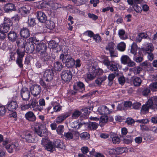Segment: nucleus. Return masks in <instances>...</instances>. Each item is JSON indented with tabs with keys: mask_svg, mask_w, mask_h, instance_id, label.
Masks as SVG:
<instances>
[{
	"mask_svg": "<svg viewBox=\"0 0 157 157\" xmlns=\"http://www.w3.org/2000/svg\"><path fill=\"white\" fill-rule=\"evenodd\" d=\"M34 131L38 136L41 137H45L47 135V129L44 125L38 124L34 128Z\"/></svg>",
	"mask_w": 157,
	"mask_h": 157,
	"instance_id": "1",
	"label": "nucleus"
},
{
	"mask_svg": "<svg viewBox=\"0 0 157 157\" xmlns=\"http://www.w3.org/2000/svg\"><path fill=\"white\" fill-rule=\"evenodd\" d=\"M153 97L148 100L146 103L143 105L141 108V111L142 112L147 113L149 112V109H151L154 110V105Z\"/></svg>",
	"mask_w": 157,
	"mask_h": 157,
	"instance_id": "2",
	"label": "nucleus"
},
{
	"mask_svg": "<svg viewBox=\"0 0 157 157\" xmlns=\"http://www.w3.org/2000/svg\"><path fill=\"white\" fill-rule=\"evenodd\" d=\"M41 144L44 149L48 151L52 152L56 150L54 148L53 142L48 139H43Z\"/></svg>",
	"mask_w": 157,
	"mask_h": 157,
	"instance_id": "3",
	"label": "nucleus"
},
{
	"mask_svg": "<svg viewBox=\"0 0 157 157\" xmlns=\"http://www.w3.org/2000/svg\"><path fill=\"white\" fill-rule=\"evenodd\" d=\"M34 134L31 132H24L22 134L19 135V136L21 138L24 139L26 142L29 143H33L35 141L33 136Z\"/></svg>",
	"mask_w": 157,
	"mask_h": 157,
	"instance_id": "4",
	"label": "nucleus"
},
{
	"mask_svg": "<svg viewBox=\"0 0 157 157\" xmlns=\"http://www.w3.org/2000/svg\"><path fill=\"white\" fill-rule=\"evenodd\" d=\"M103 73L102 69H89V73L87 74L88 79L90 80L94 79L96 76L102 75Z\"/></svg>",
	"mask_w": 157,
	"mask_h": 157,
	"instance_id": "5",
	"label": "nucleus"
},
{
	"mask_svg": "<svg viewBox=\"0 0 157 157\" xmlns=\"http://www.w3.org/2000/svg\"><path fill=\"white\" fill-rule=\"evenodd\" d=\"M20 95L23 100L28 101L30 97V90L27 88L24 87L21 90Z\"/></svg>",
	"mask_w": 157,
	"mask_h": 157,
	"instance_id": "6",
	"label": "nucleus"
},
{
	"mask_svg": "<svg viewBox=\"0 0 157 157\" xmlns=\"http://www.w3.org/2000/svg\"><path fill=\"white\" fill-rule=\"evenodd\" d=\"M16 41V43L18 47V48L16 51L19 50L20 51L25 53V50L24 48H25L27 42L22 38L17 39Z\"/></svg>",
	"mask_w": 157,
	"mask_h": 157,
	"instance_id": "7",
	"label": "nucleus"
},
{
	"mask_svg": "<svg viewBox=\"0 0 157 157\" xmlns=\"http://www.w3.org/2000/svg\"><path fill=\"white\" fill-rule=\"evenodd\" d=\"M72 77V75L70 70H67L63 71L62 73L61 78L65 82H69L71 80Z\"/></svg>",
	"mask_w": 157,
	"mask_h": 157,
	"instance_id": "8",
	"label": "nucleus"
},
{
	"mask_svg": "<svg viewBox=\"0 0 157 157\" xmlns=\"http://www.w3.org/2000/svg\"><path fill=\"white\" fill-rule=\"evenodd\" d=\"M53 69H46L44 74V80L47 82L52 80L54 76Z\"/></svg>",
	"mask_w": 157,
	"mask_h": 157,
	"instance_id": "9",
	"label": "nucleus"
},
{
	"mask_svg": "<svg viewBox=\"0 0 157 157\" xmlns=\"http://www.w3.org/2000/svg\"><path fill=\"white\" fill-rule=\"evenodd\" d=\"M17 55V57L16 60V63L19 67L21 68L23 67L22 64V59L25 53L20 51L19 50L16 51Z\"/></svg>",
	"mask_w": 157,
	"mask_h": 157,
	"instance_id": "10",
	"label": "nucleus"
},
{
	"mask_svg": "<svg viewBox=\"0 0 157 157\" xmlns=\"http://www.w3.org/2000/svg\"><path fill=\"white\" fill-rule=\"evenodd\" d=\"M121 63L124 64H127L129 67H133L135 63L131 61L129 57L126 55L123 56L121 58Z\"/></svg>",
	"mask_w": 157,
	"mask_h": 157,
	"instance_id": "11",
	"label": "nucleus"
},
{
	"mask_svg": "<svg viewBox=\"0 0 157 157\" xmlns=\"http://www.w3.org/2000/svg\"><path fill=\"white\" fill-rule=\"evenodd\" d=\"M41 90V87L39 85H33L30 88V91L34 97H36L39 94Z\"/></svg>",
	"mask_w": 157,
	"mask_h": 157,
	"instance_id": "12",
	"label": "nucleus"
},
{
	"mask_svg": "<svg viewBox=\"0 0 157 157\" xmlns=\"http://www.w3.org/2000/svg\"><path fill=\"white\" fill-rule=\"evenodd\" d=\"M16 10L15 5L12 3H8L4 6V10L6 13H10L16 11Z\"/></svg>",
	"mask_w": 157,
	"mask_h": 157,
	"instance_id": "13",
	"label": "nucleus"
},
{
	"mask_svg": "<svg viewBox=\"0 0 157 157\" xmlns=\"http://www.w3.org/2000/svg\"><path fill=\"white\" fill-rule=\"evenodd\" d=\"M26 119L29 121L34 122L36 120V117L33 112L29 111L27 112L25 114Z\"/></svg>",
	"mask_w": 157,
	"mask_h": 157,
	"instance_id": "14",
	"label": "nucleus"
},
{
	"mask_svg": "<svg viewBox=\"0 0 157 157\" xmlns=\"http://www.w3.org/2000/svg\"><path fill=\"white\" fill-rule=\"evenodd\" d=\"M70 116L67 113H65L59 115L56 118L55 121L58 124L63 122L67 118Z\"/></svg>",
	"mask_w": 157,
	"mask_h": 157,
	"instance_id": "15",
	"label": "nucleus"
},
{
	"mask_svg": "<svg viewBox=\"0 0 157 157\" xmlns=\"http://www.w3.org/2000/svg\"><path fill=\"white\" fill-rule=\"evenodd\" d=\"M18 107V105L16 101H9L7 106L8 109L10 111H13L15 110Z\"/></svg>",
	"mask_w": 157,
	"mask_h": 157,
	"instance_id": "16",
	"label": "nucleus"
},
{
	"mask_svg": "<svg viewBox=\"0 0 157 157\" xmlns=\"http://www.w3.org/2000/svg\"><path fill=\"white\" fill-rule=\"evenodd\" d=\"M35 45L30 42H28L27 43L25 48H24V50L27 53H31L35 49Z\"/></svg>",
	"mask_w": 157,
	"mask_h": 157,
	"instance_id": "17",
	"label": "nucleus"
},
{
	"mask_svg": "<svg viewBox=\"0 0 157 157\" xmlns=\"http://www.w3.org/2000/svg\"><path fill=\"white\" fill-rule=\"evenodd\" d=\"M18 34L15 32L12 31H10L8 34V37L9 41L14 42L17 39Z\"/></svg>",
	"mask_w": 157,
	"mask_h": 157,
	"instance_id": "18",
	"label": "nucleus"
},
{
	"mask_svg": "<svg viewBox=\"0 0 157 157\" xmlns=\"http://www.w3.org/2000/svg\"><path fill=\"white\" fill-rule=\"evenodd\" d=\"M98 112L101 115H107L110 113V111L106 106L104 105L100 106L98 109Z\"/></svg>",
	"mask_w": 157,
	"mask_h": 157,
	"instance_id": "19",
	"label": "nucleus"
},
{
	"mask_svg": "<svg viewBox=\"0 0 157 157\" xmlns=\"http://www.w3.org/2000/svg\"><path fill=\"white\" fill-rule=\"evenodd\" d=\"M40 59L44 63L48 64L49 61L50 60L51 57L48 55V54L45 52L42 53H40Z\"/></svg>",
	"mask_w": 157,
	"mask_h": 157,
	"instance_id": "20",
	"label": "nucleus"
},
{
	"mask_svg": "<svg viewBox=\"0 0 157 157\" xmlns=\"http://www.w3.org/2000/svg\"><path fill=\"white\" fill-rule=\"evenodd\" d=\"M36 17L39 21L41 23H44L47 21V16L42 12H37Z\"/></svg>",
	"mask_w": 157,
	"mask_h": 157,
	"instance_id": "21",
	"label": "nucleus"
},
{
	"mask_svg": "<svg viewBox=\"0 0 157 157\" xmlns=\"http://www.w3.org/2000/svg\"><path fill=\"white\" fill-rule=\"evenodd\" d=\"M20 34L21 37L26 39L29 36L30 33L27 28L23 27L21 29Z\"/></svg>",
	"mask_w": 157,
	"mask_h": 157,
	"instance_id": "22",
	"label": "nucleus"
},
{
	"mask_svg": "<svg viewBox=\"0 0 157 157\" xmlns=\"http://www.w3.org/2000/svg\"><path fill=\"white\" fill-rule=\"evenodd\" d=\"M47 47L44 43H41L36 46V50L40 54L46 52Z\"/></svg>",
	"mask_w": 157,
	"mask_h": 157,
	"instance_id": "23",
	"label": "nucleus"
},
{
	"mask_svg": "<svg viewBox=\"0 0 157 157\" xmlns=\"http://www.w3.org/2000/svg\"><path fill=\"white\" fill-rule=\"evenodd\" d=\"M52 142L54 148L56 147L63 149L65 147L63 141L59 139H56Z\"/></svg>",
	"mask_w": 157,
	"mask_h": 157,
	"instance_id": "24",
	"label": "nucleus"
},
{
	"mask_svg": "<svg viewBox=\"0 0 157 157\" xmlns=\"http://www.w3.org/2000/svg\"><path fill=\"white\" fill-rule=\"evenodd\" d=\"M131 84H133L135 86H139L142 83L141 78L138 77H133L131 79Z\"/></svg>",
	"mask_w": 157,
	"mask_h": 157,
	"instance_id": "25",
	"label": "nucleus"
},
{
	"mask_svg": "<svg viewBox=\"0 0 157 157\" xmlns=\"http://www.w3.org/2000/svg\"><path fill=\"white\" fill-rule=\"evenodd\" d=\"M18 146V143H15L11 144H9L6 147V149L9 152L12 153L13 152L14 149Z\"/></svg>",
	"mask_w": 157,
	"mask_h": 157,
	"instance_id": "26",
	"label": "nucleus"
},
{
	"mask_svg": "<svg viewBox=\"0 0 157 157\" xmlns=\"http://www.w3.org/2000/svg\"><path fill=\"white\" fill-rule=\"evenodd\" d=\"M31 9L30 7L29 6H26L22 7L20 9V11L22 15L25 16L26 15L30 13V11Z\"/></svg>",
	"mask_w": 157,
	"mask_h": 157,
	"instance_id": "27",
	"label": "nucleus"
},
{
	"mask_svg": "<svg viewBox=\"0 0 157 157\" xmlns=\"http://www.w3.org/2000/svg\"><path fill=\"white\" fill-rule=\"evenodd\" d=\"M71 57L70 55L64 52V53H62L60 55L59 59L63 62L65 63Z\"/></svg>",
	"mask_w": 157,
	"mask_h": 157,
	"instance_id": "28",
	"label": "nucleus"
},
{
	"mask_svg": "<svg viewBox=\"0 0 157 157\" xmlns=\"http://www.w3.org/2000/svg\"><path fill=\"white\" fill-rule=\"evenodd\" d=\"M86 124V122H82L79 123L77 121H75L71 124V127L72 128L78 129L80 128L83 125Z\"/></svg>",
	"mask_w": 157,
	"mask_h": 157,
	"instance_id": "29",
	"label": "nucleus"
},
{
	"mask_svg": "<svg viewBox=\"0 0 157 157\" xmlns=\"http://www.w3.org/2000/svg\"><path fill=\"white\" fill-rule=\"evenodd\" d=\"M75 63V60L71 57H70L65 63L66 66L68 68H72L74 66Z\"/></svg>",
	"mask_w": 157,
	"mask_h": 157,
	"instance_id": "30",
	"label": "nucleus"
},
{
	"mask_svg": "<svg viewBox=\"0 0 157 157\" xmlns=\"http://www.w3.org/2000/svg\"><path fill=\"white\" fill-rule=\"evenodd\" d=\"M118 34L120 39L124 40L128 38V36L125 34V31L123 29H121L118 31Z\"/></svg>",
	"mask_w": 157,
	"mask_h": 157,
	"instance_id": "31",
	"label": "nucleus"
},
{
	"mask_svg": "<svg viewBox=\"0 0 157 157\" xmlns=\"http://www.w3.org/2000/svg\"><path fill=\"white\" fill-rule=\"evenodd\" d=\"M86 124L85 125L88 126L90 129L95 130L98 128V125L97 123L94 122H90L89 123L86 122Z\"/></svg>",
	"mask_w": 157,
	"mask_h": 157,
	"instance_id": "32",
	"label": "nucleus"
},
{
	"mask_svg": "<svg viewBox=\"0 0 157 157\" xmlns=\"http://www.w3.org/2000/svg\"><path fill=\"white\" fill-rule=\"evenodd\" d=\"M111 137L112 138V141L114 144H119L120 141V139L118 137L113 133H111Z\"/></svg>",
	"mask_w": 157,
	"mask_h": 157,
	"instance_id": "33",
	"label": "nucleus"
},
{
	"mask_svg": "<svg viewBox=\"0 0 157 157\" xmlns=\"http://www.w3.org/2000/svg\"><path fill=\"white\" fill-rule=\"evenodd\" d=\"M46 27L50 29H52L55 27V23L51 20H47L46 21Z\"/></svg>",
	"mask_w": 157,
	"mask_h": 157,
	"instance_id": "34",
	"label": "nucleus"
},
{
	"mask_svg": "<svg viewBox=\"0 0 157 157\" xmlns=\"http://www.w3.org/2000/svg\"><path fill=\"white\" fill-rule=\"evenodd\" d=\"M73 88L74 90H77L78 88L84 90V85L81 82H76L73 86Z\"/></svg>",
	"mask_w": 157,
	"mask_h": 157,
	"instance_id": "35",
	"label": "nucleus"
},
{
	"mask_svg": "<svg viewBox=\"0 0 157 157\" xmlns=\"http://www.w3.org/2000/svg\"><path fill=\"white\" fill-rule=\"evenodd\" d=\"M115 78V75L114 74H110L108 77V85L109 86H111L113 84V79Z\"/></svg>",
	"mask_w": 157,
	"mask_h": 157,
	"instance_id": "36",
	"label": "nucleus"
},
{
	"mask_svg": "<svg viewBox=\"0 0 157 157\" xmlns=\"http://www.w3.org/2000/svg\"><path fill=\"white\" fill-rule=\"evenodd\" d=\"M63 136L65 139L67 140H72L73 138V134L71 132H65L64 133Z\"/></svg>",
	"mask_w": 157,
	"mask_h": 157,
	"instance_id": "37",
	"label": "nucleus"
},
{
	"mask_svg": "<svg viewBox=\"0 0 157 157\" xmlns=\"http://www.w3.org/2000/svg\"><path fill=\"white\" fill-rule=\"evenodd\" d=\"M106 78L107 77L106 76L98 78L95 80V82L98 85L100 86L102 84V83L105 81Z\"/></svg>",
	"mask_w": 157,
	"mask_h": 157,
	"instance_id": "38",
	"label": "nucleus"
},
{
	"mask_svg": "<svg viewBox=\"0 0 157 157\" xmlns=\"http://www.w3.org/2000/svg\"><path fill=\"white\" fill-rule=\"evenodd\" d=\"M10 27L2 24L0 25V31L4 33H7L10 30Z\"/></svg>",
	"mask_w": 157,
	"mask_h": 157,
	"instance_id": "39",
	"label": "nucleus"
},
{
	"mask_svg": "<svg viewBox=\"0 0 157 157\" xmlns=\"http://www.w3.org/2000/svg\"><path fill=\"white\" fill-rule=\"evenodd\" d=\"M3 24L6 26H8L10 27L13 24V22L9 18L7 17H5L4 19V21Z\"/></svg>",
	"mask_w": 157,
	"mask_h": 157,
	"instance_id": "40",
	"label": "nucleus"
},
{
	"mask_svg": "<svg viewBox=\"0 0 157 157\" xmlns=\"http://www.w3.org/2000/svg\"><path fill=\"white\" fill-rule=\"evenodd\" d=\"M153 50V46L152 44L151 43H148L145 48V51L147 53L151 52Z\"/></svg>",
	"mask_w": 157,
	"mask_h": 157,
	"instance_id": "41",
	"label": "nucleus"
},
{
	"mask_svg": "<svg viewBox=\"0 0 157 157\" xmlns=\"http://www.w3.org/2000/svg\"><path fill=\"white\" fill-rule=\"evenodd\" d=\"M137 48L136 44L133 43L131 46V52L134 55H135L137 50Z\"/></svg>",
	"mask_w": 157,
	"mask_h": 157,
	"instance_id": "42",
	"label": "nucleus"
},
{
	"mask_svg": "<svg viewBox=\"0 0 157 157\" xmlns=\"http://www.w3.org/2000/svg\"><path fill=\"white\" fill-rule=\"evenodd\" d=\"M23 66H24V67L26 69L30 67V62L29 59V57H26Z\"/></svg>",
	"mask_w": 157,
	"mask_h": 157,
	"instance_id": "43",
	"label": "nucleus"
},
{
	"mask_svg": "<svg viewBox=\"0 0 157 157\" xmlns=\"http://www.w3.org/2000/svg\"><path fill=\"white\" fill-rule=\"evenodd\" d=\"M114 44L112 42L108 43V46L105 47V49L107 50H109V51H112L114 50Z\"/></svg>",
	"mask_w": 157,
	"mask_h": 157,
	"instance_id": "44",
	"label": "nucleus"
},
{
	"mask_svg": "<svg viewBox=\"0 0 157 157\" xmlns=\"http://www.w3.org/2000/svg\"><path fill=\"white\" fill-rule=\"evenodd\" d=\"M117 47L119 50L121 51H124L125 50V44L124 43L122 42L119 44Z\"/></svg>",
	"mask_w": 157,
	"mask_h": 157,
	"instance_id": "45",
	"label": "nucleus"
},
{
	"mask_svg": "<svg viewBox=\"0 0 157 157\" xmlns=\"http://www.w3.org/2000/svg\"><path fill=\"white\" fill-rule=\"evenodd\" d=\"M140 66L144 68H150L151 67V63L148 62L147 61L141 63Z\"/></svg>",
	"mask_w": 157,
	"mask_h": 157,
	"instance_id": "46",
	"label": "nucleus"
},
{
	"mask_svg": "<svg viewBox=\"0 0 157 157\" xmlns=\"http://www.w3.org/2000/svg\"><path fill=\"white\" fill-rule=\"evenodd\" d=\"M64 127L63 125H59L56 129V131L58 134L59 135H62L63 132Z\"/></svg>",
	"mask_w": 157,
	"mask_h": 157,
	"instance_id": "47",
	"label": "nucleus"
},
{
	"mask_svg": "<svg viewBox=\"0 0 157 157\" xmlns=\"http://www.w3.org/2000/svg\"><path fill=\"white\" fill-rule=\"evenodd\" d=\"M49 47L51 48H56L58 45V44L56 43L54 40L50 41L48 44Z\"/></svg>",
	"mask_w": 157,
	"mask_h": 157,
	"instance_id": "48",
	"label": "nucleus"
},
{
	"mask_svg": "<svg viewBox=\"0 0 157 157\" xmlns=\"http://www.w3.org/2000/svg\"><path fill=\"white\" fill-rule=\"evenodd\" d=\"M35 21V19L33 18H29L28 21L29 26L30 27L34 26L36 24Z\"/></svg>",
	"mask_w": 157,
	"mask_h": 157,
	"instance_id": "49",
	"label": "nucleus"
},
{
	"mask_svg": "<svg viewBox=\"0 0 157 157\" xmlns=\"http://www.w3.org/2000/svg\"><path fill=\"white\" fill-rule=\"evenodd\" d=\"M81 114V112L78 110L75 111L72 114V117L73 118H77Z\"/></svg>",
	"mask_w": 157,
	"mask_h": 157,
	"instance_id": "50",
	"label": "nucleus"
},
{
	"mask_svg": "<svg viewBox=\"0 0 157 157\" xmlns=\"http://www.w3.org/2000/svg\"><path fill=\"white\" fill-rule=\"evenodd\" d=\"M89 134L86 132L82 133L80 135V137L84 140H87L90 138Z\"/></svg>",
	"mask_w": 157,
	"mask_h": 157,
	"instance_id": "51",
	"label": "nucleus"
},
{
	"mask_svg": "<svg viewBox=\"0 0 157 157\" xmlns=\"http://www.w3.org/2000/svg\"><path fill=\"white\" fill-rule=\"evenodd\" d=\"M116 149L117 155L122 154L125 152V148L123 147H117Z\"/></svg>",
	"mask_w": 157,
	"mask_h": 157,
	"instance_id": "52",
	"label": "nucleus"
},
{
	"mask_svg": "<svg viewBox=\"0 0 157 157\" xmlns=\"http://www.w3.org/2000/svg\"><path fill=\"white\" fill-rule=\"evenodd\" d=\"M150 92V89L147 87H144L143 88L142 92V94L144 96H146L148 95Z\"/></svg>",
	"mask_w": 157,
	"mask_h": 157,
	"instance_id": "53",
	"label": "nucleus"
},
{
	"mask_svg": "<svg viewBox=\"0 0 157 157\" xmlns=\"http://www.w3.org/2000/svg\"><path fill=\"white\" fill-rule=\"evenodd\" d=\"M88 108H84L82 109V111L83 112V115L86 117H88V115L90 113V111H88Z\"/></svg>",
	"mask_w": 157,
	"mask_h": 157,
	"instance_id": "54",
	"label": "nucleus"
},
{
	"mask_svg": "<svg viewBox=\"0 0 157 157\" xmlns=\"http://www.w3.org/2000/svg\"><path fill=\"white\" fill-rule=\"evenodd\" d=\"M31 105L33 108H34L38 104V101L36 100L35 99H33L30 101Z\"/></svg>",
	"mask_w": 157,
	"mask_h": 157,
	"instance_id": "55",
	"label": "nucleus"
},
{
	"mask_svg": "<svg viewBox=\"0 0 157 157\" xmlns=\"http://www.w3.org/2000/svg\"><path fill=\"white\" fill-rule=\"evenodd\" d=\"M6 112V110L5 107L0 104V116H2Z\"/></svg>",
	"mask_w": 157,
	"mask_h": 157,
	"instance_id": "56",
	"label": "nucleus"
},
{
	"mask_svg": "<svg viewBox=\"0 0 157 157\" xmlns=\"http://www.w3.org/2000/svg\"><path fill=\"white\" fill-rule=\"evenodd\" d=\"M141 105V103L138 102H136L132 104V105L133 109H138L140 108Z\"/></svg>",
	"mask_w": 157,
	"mask_h": 157,
	"instance_id": "57",
	"label": "nucleus"
},
{
	"mask_svg": "<svg viewBox=\"0 0 157 157\" xmlns=\"http://www.w3.org/2000/svg\"><path fill=\"white\" fill-rule=\"evenodd\" d=\"M88 0H76V5L79 6L85 4Z\"/></svg>",
	"mask_w": 157,
	"mask_h": 157,
	"instance_id": "58",
	"label": "nucleus"
},
{
	"mask_svg": "<svg viewBox=\"0 0 157 157\" xmlns=\"http://www.w3.org/2000/svg\"><path fill=\"white\" fill-rule=\"evenodd\" d=\"M54 67L57 69H61L63 68V66L62 63L59 61H57L54 63Z\"/></svg>",
	"mask_w": 157,
	"mask_h": 157,
	"instance_id": "59",
	"label": "nucleus"
},
{
	"mask_svg": "<svg viewBox=\"0 0 157 157\" xmlns=\"http://www.w3.org/2000/svg\"><path fill=\"white\" fill-rule=\"evenodd\" d=\"M150 88L152 90L157 89V82L152 83L149 85Z\"/></svg>",
	"mask_w": 157,
	"mask_h": 157,
	"instance_id": "60",
	"label": "nucleus"
},
{
	"mask_svg": "<svg viewBox=\"0 0 157 157\" xmlns=\"http://www.w3.org/2000/svg\"><path fill=\"white\" fill-rule=\"evenodd\" d=\"M136 121L131 118L128 117L127 118L125 121L128 125H131L135 123Z\"/></svg>",
	"mask_w": 157,
	"mask_h": 157,
	"instance_id": "61",
	"label": "nucleus"
},
{
	"mask_svg": "<svg viewBox=\"0 0 157 157\" xmlns=\"http://www.w3.org/2000/svg\"><path fill=\"white\" fill-rule=\"evenodd\" d=\"M133 7L134 10L138 13H140L142 11V9L140 7L137 5H134Z\"/></svg>",
	"mask_w": 157,
	"mask_h": 157,
	"instance_id": "62",
	"label": "nucleus"
},
{
	"mask_svg": "<svg viewBox=\"0 0 157 157\" xmlns=\"http://www.w3.org/2000/svg\"><path fill=\"white\" fill-rule=\"evenodd\" d=\"M119 83L121 85H123L125 82V78L124 76H121L118 79Z\"/></svg>",
	"mask_w": 157,
	"mask_h": 157,
	"instance_id": "63",
	"label": "nucleus"
},
{
	"mask_svg": "<svg viewBox=\"0 0 157 157\" xmlns=\"http://www.w3.org/2000/svg\"><path fill=\"white\" fill-rule=\"evenodd\" d=\"M140 129L143 131H148L150 130V129L147 126L145 125H140Z\"/></svg>",
	"mask_w": 157,
	"mask_h": 157,
	"instance_id": "64",
	"label": "nucleus"
}]
</instances>
